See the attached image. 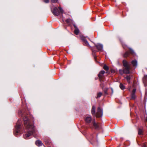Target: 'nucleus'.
<instances>
[{
  "instance_id": "7ed1b4c3",
  "label": "nucleus",
  "mask_w": 147,
  "mask_h": 147,
  "mask_svg": "<svg viewBox=\"0 0 147 147\" xmlns=\"http://www.w3.org/2000/svg\"><path fill=\"white\" fill-rule=\"evenodd\" d=\"M58 8L59 9V10L56 7L54 8L52 10V13L55 15L58 16L60 13H63V11L62 9L60 7H59Z\"/></svg>"
},
{
  "instance_id": "4be33fe9",
  "label": "nucleus",
  "mask_w": 147,
  "mask_h": 147,
  "mask_svg": "<svg viewBox=\"0 0 147 147\" xmlns=\"http://www.w3.org/2000/svg\"><path fill=\"white\" fill-rule=\"evenodd\" d=\"M129 49L130 51V53L132 54H134V51L132 49H131V48H129Z\"/></svg>"
},
{
  "instance_id": "aec40b11",
  "label": "nucleus",
  "mask_w": 147,
  "mask_h": 147,
  "mask_svg": "<svg viewBox=\"0 0 147 147\" xmlns=\"http://www.w3.org/2000/svg\"><path fill=\"white\" fill-rule=\"evenodd\" d=\"M103 68L104 69H105V70L107 71L109 69L108 67L106 65H104Z\"/></svg>"
},
{
  "instance_id": "423d86ee",
  "label": "nucleus",
  "mask_w": 147,
  "mask_h": 147,
  "mask_svg": "<svg viewBox=\"0 0 147 147\" xmlns=\"http://www.w3.org/2000/svg\"><path fill=\"white\" fill-rule=\"evenodd\" d=\"M105 73V71H101L98 75V76L100 78V81H103L102 79L103 78V75Z\"/></svg>"
},
{
  "instance_id": "393cba45",
  "label": "nucleus",
  "mask_w": 147,
  "mask_h": 147,
  "mask_svg": "<svg viewBox=\"0 0 147 147\" xmlns=\"http://www.w3.org/2000/svg\"><path fill=\"white\" fill-rule=\"evenodd\" d=\"M144 79L145 80V82L147 83V75L146 76L144 77Z\"/></svg>"
},
{
  "instance_id": "c85d7f7f",
  "label": "nucleus",
  "mask_w": 147,
  "mask_h": 147,
  "mask_svg": "<svg viewBox=\"0 0 147 147\" xmlns=\"http://www.w3.org/2000/svg\"><path fill=\"white\" fill-rule=\"evenodd\" d=\"M144 147H146V145H144Z\"/></svg>"
},
{
  "instance_id": "2eb2a0df",
  "label": "nucleus",
  "mask_w": 147,
  "mask_h": 147,
  "mask_svg": "<svg viewBox=\"0 0 147 147\" xmlns=\"http://www.w3.org/2000/svg\"><path fill=\"white\" fill-rule=\"evenodd\" d=\"M79 32V30L78 28H76L74 30V33L78 35Z\"/></svg>"
},
{
  "instance_id": "f3484780",
  "label": "nucleus",
  "mask_w": 147,
  "mask_h": 147,
  "mask_svg": "<svg viewBox=\"0 0 147 147\" xmlns=\"http://www.w3.org/2000/svg\"><path fill=\"white\" fill-rule=\"evenodd\" d=\"M129 53L128 52H126L124 55L123 56L124 57H126L129 55Z\"/></svg>"
},
{
  "instance_id": "a878e982",
  "label": "nucleus",
  "mask_w": 147,
  "mask_h": 147,
  "mask_svg": "<svg viewBox=\"0 0 147 147\" xmlns=\"http://www.w3.org/2000/svg\"><path fill=\"white\" fill-rule=\"evenodd\" d=\"M58 0H51L52 3H55Z\"/></svg>"
},
{
  "instance_id": "bb28decb",
  "label": "nucleus",
  "mask_w": 147,
  "mask_h": 147,
  "mask_svg": "<svg viewBox=\"0 0 147 147\" xmlns=\"http://www.w3.org/2000/svg\"><path fill=\"white\" fill-rule=\"evenodd\" d=\"M44 1L46 3H49V0H44Z\"/></svg>"
},
{
  "instance_id": "4468645a",
  "label": "nucleus",
  "mask_w": 147,
  "mask_h": 147,
  "mask_svg": "<svg viewBox=\"0 0 147 147\" xmlns=\"http://www.w3.org/2000/svg\"><path fill=\"white\" fill-rule=\"evenodd\" d=\"M143 129H141L139 128L138 129V134L139 135H142L143 134Z\"/></svg>"
},
{
  "instance_id": "39448f33",
  "label": "nucleus",
  "mask_w": 147,
  "mask_h": 147,
  "mask_svg": "<svg viewBox=\"0 0 147 147\" xmlns=\"http://www.w3.org/2000/svg\"><path fill=\"white\" fill-rule=\"evenodd\" d=\"M92 121L91 117L90 115H86L85 118V121L87 123H90Z\"/></svg>"
},
{
  "instance_id": "9d476101",
  "label": "nucleus",
  "mask_w": 147,
  "mask_h": 147,
  "mask_svg": "<svg viewBox=\"0 0 147 147\" xmlns=\"http://www.w3.org/2000/svg\"><path fill=\"white\" fill-rule=\"evenodd\" d=\"M123 66L125 67H129V65L128 62L125 60H123Z\"/></svg>"
},
{
  "instance_id": "7c9ffc66",
  "label": "nucleus",
  "mask_w": 147,
  "mask_h": 147,
  "mask_svg": "<svg viewBox=\"0 0 147 147\" xmlns=\"http://www.w3.org/2000/svg\"><path fill=\"white\" fill-rule=\"evenodd\" d=\"M121 71H121V70H119V72H120V73H121Z\"/></svg>"
},
{
  "instance_id": "a211bd4d",
  "label": "nucleus",
  "mask_w": 147,
  "mask_h": 147,
  "mask_svg": "<svg viewBox=\"0 0 147 147\" xmlns=\"http://www.w3.org/2000/svg\"><path fill=\"white\" fill-rule=\"evenodd\" d=\"M125 78L127 80V82H129V80L131 78V77L130 76H127Z\"/></svg>"
},
{
  "instance_id": "9b49d317",
  "label": "nucleus",
  "mask_w": 147,
  "mask_h": 147,
  "mask_svg": "<svg viewBox=\"0 0 147 147\" xmlns=\"http://www.w3.org/2000/svg\"><path fill=\"white\" fill-rule=\"evenodd\" d=\"M96 47L99 50H101L103 48V46L101 44H98L96 45Z\"/></svg>"
},
{
  "instance_id": "5701e85b",
  "label": "nucleus",
  "mask_w": 147,
  "mask_h": 147,
  "mask_svg": "<svg viewBox=\"0 0 147 147\" xmlns=\"http://www.w3.org/2000/svg\"><path fill=\"white\" fill-rule=\"evenodd\" d=\"M129 49L130 51V53L132 54H134V51L132 49H131V48H129Z\"/></svg>"
},
{
  "instance_id": "0eeeda50",
  "label": "nucleus",
  "mask_w": 147,
  "mask_h": 147,
  "mask_svg": "<svg viewBox=\"0 0 147 147\" xmlns=\"http://www.w3.org/2000/svg\"><path fill=\"white\" fill-rule=\"evenodd\" d=\"M93 125L95 129H99L100 128V125L98 123H96L95 120H94L93 122Z\"/></svg>"
},
{
  "instance_id": "6ab92c4d",
  "label": "nucleus",
  "mask_w": 147,
  "mask_h": 147,
  "mask_svg": "<svg viewBox=\"0 0 147 147\" xmlns=\"http://www.w3.org/2000/svg\"><path fill=\"white\" fill-rule=\"evenodd\" d=\"M102 95V93L100 92L97 94L96 98H98L100 97Z\"/></svg>"
},
{
  "instance_id": "f03ea898",
  "label": "nucleus",
  "mask_w": 147,
  "mask_h": 147,
  "mask_svg": "<svg viewBox=\"0 0 147 147\" xmlns=\"http://www.w3.org/2000/svg\"><path fill=\"white\" fill-rule=\"evenodd\" d=\"M95 109V107L93 106L91 110V113L92 115L96 116L98 117H101L102 115V109L100 107H98L97 109L96 113V114Z\"/></svg>"
},
{
  "instance_id": "dca6fc26",
  "label": "nucleus",
  "mask_w": 147,
  "mask_h": 147,
  "mask_svg": "<svg viewBox=\"0 0 147 147\" xmlns=\"http://www.w3.org/2000/svg\"><path fill=\"white\" fill-rule=\"evenodd\" d=\"M120 87L122 90H123L125 88L124 86L121 83H120Z\"/></svg>"
},
{
  "instance_id": "c756f323",
  "label": "nucleus",
  "mask_w": 147,
  "mask_h": 147,
  "mask_svg": "<svg viewBox=\"0 0 147 147\" xmlns=\"http://www.w3.org/2000/svg\"><path fill=\"white\" fill-rule=\"evenodd\" d=\"M146 121H147V117H146Z\"/></svg>"
},
{
  "instance_id": "20e7f679",
  "label": "nucleus",
  "mask_w": 147,
  "mask_h": 147,
  "mask_svg": "<svg viewBox=\"0 0 147 147\" xmlns=\"http://www.w3.org/2000/svg\"><path fill=\"white\" fill-rule=\"evenodd\" d=\"M21 124V121L20 120H18L16 124L15 127L16 133H18L20 131V129L22 126Z\"/></svg>"
},
{
  "instance_id": "ddd939ff",
  "label": "nucleus",
  "mask_w": 147,
  "mask_h": 147,
  "mask_svg": "<svg viewBox=\"0 0 147 147\" xmlns=\"http://www.w3.org/2000/svg\"><path fill=\"white\" fill-rule=\"evenodd\" d=\"M131 64L134 67H136L137 65V62L136 60H133L131 61Z\"/></svg>"
},
{
  "instance_id": "6e6552de",
  "label": "nucleus",
  "mask_w": 147,
  "mask_h": 147,
  "mask_svg": "<svg viewBox=\"0 0 147 147\" xmlns=\"http://www.w3.org/2000/svg\"><path fill=\"white\" fill-rule=\"evenodd\" d=\"M136 91V89L134 88L131 94V98L132 99H134L136 98V96L135 94Z\"/></svg>"
},
{
  "instance_id": "f8f14e48",
  "label": "nucleus",
  "mask_w": 147,
  "mask_h": 147,
  "mask_svg": "<svg viewBox=\"0 0 147 147\" xmlns=\"http://www.w3.org/2000/svg\"><path fill=\"white\" fill-rule=\"evenodd\" d=\"M35 144L36 145L39 146H41L42 145V142L39 140H37L35 142Z\"/></svg>"
},
{
  "instance_id": "f257e3e1",
  "label": "nucleus",
  "mask_w": 147,
  "mask_h": 147,
  "mask_svg": "<svg viewBox=\"0 0 147 147\" xmlns=\"http://www.w3.org/2000/svg\"><path fill=\"white\" fill-rule=\"evenodd\" d=\"M23 120L25 127L29 130L27 133L24 135L23 137L25 139H28V137L34 132V128L33 125L27 116H24Z\"/></svg>"
},
{
  "instance_id": "b1692460",
  "label": "nucleus",
  "mask_w": 147,
  "mask_h": 147,
  "mask_svg": "<svg viewBox=\"0 0 147 147\" xmlns=\"http://www.w3.org/2000/svg\"><path fill=\"white\" fill-rule=\"evenodd\" d=\"M22 113V112L21 111H20L19 113V114L20 115H22V116H23L24 115Z\"/></svg>"
},
{
  "instance_id": "412c9836",
  "label": "nucleus",
  "mask_w": 147,
  "mask_h": 147,
  "mask_svg": "<svg viewBox=\"0 0 147 147\" xmlns=\"http://www.w3.org/2000/svg\"><path fill=\"white\" fill-rule=\"evenodd\" d=\"M84 43L87 45L89 46V44H88V42L86 40H84Z\"/></svg>"
},
{
  "instance_id": "1a4fd4ad",
  "label": "nucleus",
  "mask_w": 147,
  "mask_h": 147,
  "mask_svg": "<svg viewBox=\"0 0 147 147\" xmlns=\"http://www.w3.org/2000/svg\"><path fill=\"white\" fill-rule=\"evenodd\" d=\"M130 66L127 67H125V69H124L123 70V73L126 74H129V73Z\"/></svg>"
},
{
  "instance_id": "cd10ccee",
  "label": "nucleus",
  "mask_w": 147,
  "mask_h": 147,
  "mask_svg": "<svg viewBox=\"0 0 147 147\" xmlns=\"http://www.w3.org/2000/svg\"><path fill=\"white\" fill-rule=\"evenodd\" d=\"M66 21L67 22H69V20L68 19H67L66 20Z\"/></svg>"
}]
</instances>
